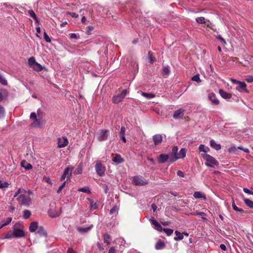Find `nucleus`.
I'll use <instances>...</instances> for the list:
<instances>
[{
  "label": "nucleus",
  "mask_w": 253,
  "mask_h": 253,
  "mask_svg": "<svg viewBox=\"0 0 253 253\" xmlns=\"http://www.w3.org/2000/svg\"><path fill=\"white\" fill-rule=\"evenodd\" d=\"M25 236V233L22 228H18L15 226H13V230L9 231L4 236L1 238L2 239H12V238H20Z\"/></svg>",
  "instance_id": "f257e3e1"
},
{
  "label": "nucleus",
  "mask_w": 253,
  "mask_h": 253,
  "mask_svg": "<svg viewBox=\"0 0 253 253\" xmlns=\"http://www.w3.org/2000/svg\"><path fill=\"white\" fill-rule=\"evenodd\" d=\"M28 64L30 68H32L34 71L40 72L43 69H45V67L42 66L40 64L36 61L34 57L32 56L28 60Z\"/></svg>",
  "instance_id": "f03ea898"
},
{
  "label": "nucleus",
  "mask_w": 253,
  "mask_h": 253,
  "mask_svg": "<svg viewBox=\"0 0 253 253\" xmlns=\"http://www.w3.org/2000/svg\"><path fill=\"white\" fill-rule=\"evenodd\" d=\"M202 156L203 159L206 161L205 165L208 167L214 168V166H217L219 164L214 158L209 154H204Z\"/></svg>",
  "instance_id": "7ed1b4c3"
},
{
  "label": "nucleus",
  "mask_w": 253,
  "mask_h": 253,
  "mask_svg": "<svg viewBox=\"0 0 253 253\" xmlns=\"http://www.w3.org/2000/svg\"><path fill=\"white\" fill-rule=\"evenodd\" d=\"M19 204L21 206L29 207L31 204V199L28 196L21 194L17 198Z\"/></svg>",
  "instance_id": "20e7f679"
},
{
  "label": "nucleus",
  "mask_w": 253,
  "mask_h": 253,
  "mask_svg": "<svg viewBox=\"0 0 253 253\" xmlns=\"http://www.w3.org/2000/svg\"><path fill=\"white\" fill-rule=\"evenodd\" d=\"M230 80L233 84H238V86L236 88V90L241 92H244L248 93L249 92V91L246 88L247 85L244 82L238 81L234 79H231Z\"/></svg>",
  "instance_id": "39448f33"
},
{
  "label": "nucleus",
  "mask_w": 253,
  "mask_h": 253,
  "mask_svg": "<svg viewBox=\"0 0 253 253\" xmlns=\"http://www.w3.org/2000/svg\"><path fill=\"white\" fill-rule=\"evenodd\" d=\"M132 183L137 186H143L148 184V181L141 176H135L132 177Z\"/></svg>",
  "instance_id": "423d86ee"
},
{
  "label": "nucleus",
  "mask_w": 253,
  "mask_h": 253,
  "mask_svg": "<svg viewBox=\"0 0 253 253\" xmlns=\"http://www.w3.org/2000/svg\"><path fill=\"white\" fill-rule=\"evenodd\" d=\"M61 211V208L56 209V208H54L53 206H51L50 209L48 210V213L50 217L55 218L60 215Z\"/></svg>",
  "instance_id": "0eeeda50"
},
{
  "label": "nucleus",
  "mask_w": 253,
  "mask_h": 253,
  "mask_svg": "<svg viewBox=\"0 0 253 253\" xmlns=\"http://www.w3.org/2000/svg\"><path fill=\"white\" fill-rule=\"evenodd\" d=\"M95 170L97 174L100 176L105 175V168L102 165L100 161L96 162Z\"/></svg>",
  "instance_id": "6e6552de"
},
{
  "label": "nucleus",
  "mask_w": 253,
  "mask_h": 253,
  "mask_svg": "<svg viewBox=\"0 0 253 253\" xmlns=\"http://www.w3.org/2000/svg\"><path fill=\"white\" fill-rule=\"evenodd\" d=\"M109 134V131L107 129H101L100 130L97 139L99 141H103L107 140Z\"/></svg>",
  "instance_id": "1a4fd4ad"
},
{
  "label": "nucleus",
  "mask_w": 253,
  "mask_h": 253,
  "mask_svg": "<svg viewBox=\"0 0 253 253\" xmlns=\"http://www.w3.org/2000/svg\"><path fill=\"white\" fill-rule=\"evenodd\" d=\"M68 144V140L65 136L58 138L57 139V147L59 148H64Z\"/></svg>",
  "instance_id": "9d476101"
},
{
  "label": "nucleus",
  "mask_w": 253,
  "mask_h": 253,
  "mask_svg": "<svg viewBox=\"0 0 253 253\" xmlns=\"http://www.w3.org/2000/svg\"><path fill=\"white\" fill-rule=\"evenodd\" d=\"M186 154V149L185 148H181L180 151L178 153L176 157H173L171 160V163H174L176 160L179 159H183L185 157Z\"/></svg>",
  "instance_id": "9b49d317"
},
{
  "label": "nucleus",
  "mask_w": 253,
  "mask_h": 253,
  "mask_svg": "<svg viewBox=\"0 0 253 253\" xmlns=\"http://www.w3.org/2000/svg\"><path fill=\"white\" fill-rule=\"evenodd\" d=\"M149 221L152 225L154 226V228L159 232H162L163 231V228L161 224L156 220L154 218H151L149 219Z\"/></svg>",
  "instance_id": "f8f14e48"
},
{
  "label": "nucleus",
  "mask_w": 253,
  "mask_h": 253,
  "mask_svg": "<svg viewBox=\"0 0 253 253\" xmlns=\"http://www.w3.org/2000/svg\"><path fill=\"white\" fill-rule=\"evenodd\" d=\"M185 110L180 108L174 112L173 114V118L175 119H182L184 116Z\"/></svg>",
  "instance_id": "ddd939ff"
},
{
  "label": "nucleus",
  "mask_w": 253,
  "mask_h": 253,
  "mask_svg": "<svg viewBox=\"0 0 253 253\" xmlns=\"http://www.w3.org/2000/svg\"><path fill=\"white\" fill-rule=\"evenodd\" d=\"M208 99L211 101L212 104L218 105L219 104V100L217 99L215 94L214 93H210L208 95Z\"/></svg>",
  "instance_id": "4468645a"
},
{
  "label": "nucleus",
  "mask_w": 253,
  "mask_h": 253,
  "mask_svg": "<svg viewBox=\"0 0 253 253\" xmlns=\"http://www.w3.org/2000/svg\"><path fill=\"white\" fill-rule=\"evenodd\" d=\"M170 158L169 155L162 154L158 158V161L159 163L164 164L168 160L170 162Z\"/></svg>",
  "instance_id": "2eb2a0df"
},
{
  "label": "nucleus",
  "mask_w": 253,
  "mask_h": 253,
  "mask_svg": "<svg viewBox=\"0 0 253 253\" xmlns=\"http://www.w3.org/2000/svg\"><path fill=\"white\" fill-rule=\"evenodd\" d=\"M163 140L162 135L160 134H155L153 136V140L155 145L160 144Z\"/></svg>",
  "instance_id": "dca6fc26"
},
{
  "label": "nucleus",
  "mask_w": 253,
  "mask_h": 253,
  "mask_svg": "<svg viewBox=\"0 0 253 253\" xmlns=\"http://www.w3.org/2000/svg\"><path fill=\"white\" fill-rule=\"evenodd\" d=\"M42 125V121L41 119L37 118L33 122L31 126L33 127H40Z\"/></svg>",
  "instance_id": "f3484780"
},
{
  "label": "nucleus",
  "mask_w": 253,
  "mask_h": 253,
  "mask_svg": "<svg viewBox=\"0 0 253 253\" xmlns=\"http://www.w3.org/2000/svg\"><path fill=\"white\" fill-rule=\"evenodd\" d=\"M38 228V223L36 221H34L30 225L29 230L31 232H35L37 231Z\"/></svg>",
  "instance_id": "a211bd4d"
},
{
  "label": "nucleus",
  "mask_w": 253,
  "mask_h": 253,
  "mask_svg": "<svg viewBox=\"0 0 253 253\" xmlns=\"http://www.w3.org/2000/svg\"><path fill=\"white\" fill-rule=\"evenodd\" d=\"M113 161L117 164H119L124 162L123 159L121 157V155L118 154L115 155L114 157H113Z\"/></svg>",
  "instance_id": "6ab92c4d"
},
{
  "label": "nucleus",
  "mask_w": 253,
  "mask_h": 253,
  "mask_svg": "<svg viewBox=\"0 0 253 253\" xmlns=\"http://www.w3.org/2000/svg\"><path fill=\"white\" fill-rule=\"evenodd\" d=\"M219 93L220 96L224 99H229L231 98L232 95L231 94L224 91L223 90L220 89L219 90Z\"/></svg>",
  "instance_id": "aec40b11"
},
{
  "label": "nucleus",
  "mask_w": 253,
  "mask_h": 253,
  "mask_svg": "<svg viewBox=\"0 0 253 253\" xmlns=\"http://www.w3.org/2000/svg\"><path fill=\"white\" fill-rule=\"evenodd\" d=\"M36 234H39L40 236H47V233L42 226L39 227L36 232Z\"/></svg>",
  "instance_id": "412c9836"
},
{
  "label": "nucleus",
  "mask_w": 253,
  "mask_h": 253,
  "mask_svg": "<svg viewBox=\"0 0 253 253\" xmlns=\"http://www.w3.org/2000/svg\"><path fill=\"white\" fill-rule=\"evenodd\" d=\"M193 196L195 199L202 198L203 200L206 199V195L203 193L199 191L195 192Z\"/></svg>",
  "instance_id": "4be33fe9"
},
{
  "label": "nucleus",
  "mask_w": 253,
  "mask_h": 253,
  "mask_svg": "<svg viewBox=\"0 0 253 253\" xmlns=\"http://www.w3.org/2000/svg\"><path fill=\"white\" fill-rule=\"evenodd\" d=\"M178 154V147L177 146H174L172 148V152L170 154H169L170 156V163H171V160L173 157H176V156Z\"/></svg>",
  "instance_id": "5701e85b"
},
{
  "label": "nucleus",
  "mask_w": 253,
  "mask_h": 253,
  "mask_svg": "<svg viewBox=\"0 0 253 253\" xmlns=\"http://www.w3.org/2000/svg\"><path fill=\"white\" fill-rule=\"evenodd\" d=\"M21 166L26 170H29L32 169V165L27 162L25 160H23L21 162Z\"/></svg>",
  "instance_id": "b1692460"
},
{
  "label": "nucleus",
  "mask_w": 253,
  "mask_h": 253,
  "mask_svg": "<svg viewBox=\"0 0 253 253\" xmlns=\"http://www.w3.org/2000/svg\"><path fill=\"white\" fill-rule=\"evenodd\" d=\"M93 227V225L92 224L90 225V226L87 227H79L78 228V231L81 233H86L88 231H89L90 230H91Z\"/></svg>",
  "instance_id": "393cba45"
},
{
  "label": "nucleus",
  "mask_w": 253,
  "mask_h": 253,
  "mask_svg": "<svg viewBox=\"0 0 253 253\" xmlns=\"http://www.w3.org/2000/svg\"><path fill=\"white\" fill-rule=\"evenodd\" d=\"M211 146L216 150H219L221 149V145L219 144H217L213 139H211L210 141Z\"/></svg>",
  "instance_id": "a878e982"
},
{
  "label": "nucleus",
  "mask_w": 253,
  "mask_h": 253,
  "mask_svg": "<svg viewBox=\"0 0 253 253\" xmlns=\"http://www.w3.org/2000/svg\"><path fill=\"white\" fill-rule=\"evenodd\" d=\"M8 95L7 90L5 89H0V102H1Z\"/></svg>",
  "instance_id": "bb28decb"
},
{
  "label": "nucleus",
  "mask_w": 253,
  "mask_h": 253,
  "mask_svg": "<svg viewBox=\"0 0 253 253\" xmlns=\"http://www.w3.org/2000/svg\"><path fill=\"white\" fill-rule=\"evenodd\" d=\"M166 246L165 244L162 241H159L155 245L156 250H159L164 249Z\"/></svg>",
  "instance_id": "cd10ccee"
},
{
  "label": "nucleus",
  "mask_w": 253,
  "mask_h": 253,
  "mask_svg": "<svg viewBox=\"0 0 253 253\" xmlns=\"http://www.w3.org/2000/svg\"><path fill=\"white\" fill-rule=\"evenodd\" d=\"M73 169V168H66L63 174H64L66 176H67L68 178H70L72 174V170Z\"/></svg>",
  "instance_id": "c85d7f7f"
},
{
  "label": "nucleus",
  "mask_w": 253,
  "mask_h": 253,
  "mask_svg": "<svg viewBox=\"0 0 253 253\" xmlns=\"http://www.w3.org/2000/svg\"><path fill=\"white\" fill-rule=\"evenodd\" d=\"M175 234L176 236V237H175L174 238V240L175 241H179V240H181L183 239V238H184L183 234L181 233L178 231H175Z\"/></svg>",
  "instance_id": "c756f323"
},
{
  "label": "nucleus",
  "mask_w": 253,
  "mask_h": 253,
  "mask_svg": "<svg viewBox=\"0 0 253 253\" xmlns=\"http://www.w3.org/2000/svg\"><path fill=\"white\" fill-rule=\"evenodd\" d=\"M103 239L105 243H106L107 245H109L111 243L110 240L111 237L110 235L106 233L103 235Z\"/></svg>",
  "instance_id": "7c9ffc66"
},
{
  "label": "nucleus",
  "mask_w": 253,
  "mask_h": 253,
  "mask_svg": "<svg viewBox=\"0 0 253 253\" xmlns=\"http://www.w3.org/2000/svg\"><path fill=\"white\" fill-rule=\"evenodd\" d=\"M12 221L11 217H8L5 221H1L0 222V229L3 227L8 225Z\"/></svg>",
  "instance_id": "2f4dec72"
},
{
  "label": "nucleus",
  "mask_w": 253,
  "mask_h": 253,
  "mask_svg": "<svg viewBox=\"0 0 253 253\" xmlns=\"http://www.w3.org/2000/svg\"><path fill=\"white\" fill-rule=\"evenodd\" d=\"M112 100L114 103L117 104L121 102L123 99L122 97L119 94H118L113 97Z\"/></svg>",
  "instance_id": "473e14b6"
},
{
  "label": "nucleus",
  "mask_w": 253,
  "mask_h": 253,
  "mask_svg": "<svg viewBox=\"0 0 253 253\" xmlns=\"http://www.w3.org/2000/svg\"><path fill=\"white\" fill-rule=\"evenodd\" d=\"M199 150L200 152H203L205 153H208L210 151L209 148L203 144L200 145L199 146Z\"/></svg>",
  "instance_id": "72a5a7b5"
},
{
  "label": "nucleus",
  "mask_w": 253,
  "mask_h": 253,
  "mask_svg": "<svg viewBox=\"0 0 253 253\" xmlns=\"http://www.w3.org/2000/svg\"><path fill=\"white\" fill-rule=\"evenodd\" d=\"M244 201L246 205L250 208H253V201L247 198L244 199Z\"/></svg>",
  "instance_id": "f704fd0d"
},
{
  "label": "nucleus",
  "mask_w": 253,
  "mask_h": 253,
  "mask_svg": "<svg viewBox=\"0 0 253 253\" xmlns=\"http://www.w3.org/2000/svg\"><path fill=\"white\" fill-rule=\"evenodd\" d=\"M0 83L3 85H7V81L4 77L0 73Z\"/></svg>",
  "instance_id": "c9c22d12"
},
{
  "label": "nucleus",
  "mask_w": 253,
  "mask_h": 253,
  "mask_svg": "<svg viewBox=\"0 0 253 253\" xmlns=\"http://www.w3.org/2000/svg\"><path fill=\"white\" fill-rule=\"evenodd\" d=\"M170 73V68L169 66H165L163 69V75L168 76Z\"/></svg>",
  "instance_id": "e433bc0d"
},
{
  "label": "nucleus",
  "mask_w": 253,
  "mask_h": 253,
  "mask_svg": "<svg viewBox=\"0 0 253 253\" xmlns=\"http://www.w3.org/2000/svg\"><path fill=\"white\" fill-rule=\"evenodd\" d=\"M141 94L143 96H144L147 98H148V99L153 98L155 97V95L152 93H145V92H141Z\"/></svg>",
  "instance_id": "4c0bfd02"
},
{
  "label": "nucleus",
  "mask_w": 253,
  "mask_h": 253,
  "mask_svg": "<svg viewBox=\"0 0 253 253\" xmlns=\"http://www.w3.org/2000/svg\"><path fill=\"white\" fill-rule=\"evenodd\" d=\"M31 215V212L28 210L23 211V218L24 219L28 218Z\"/></svg>",
  "instance_id": "58836bf2"
},
{
  "label": "nucleus",
  "mask_w": 253,
  "mask_h": 253,
  "mask_svg": "<svg viewBox=\"0 0 253 253\" xmlns=\"http://www.w3.org/2000/svg\"><path fill=\"white\" fill-rule=\"evenodd\" d=\"M28 13L29 14V15L31 17H32L34 19H35L36 21H38V18L37 17L35 13L34 12V11L33 10H28Z\"/></svg>",
  "instance_id": "ea45409f"
},
{
  "label": "nucleus",
  "mask_w": 253,
  "mask_h": 253,
  "mask_svg": "<svg viewBox=\"0 0 253 253\" xmlns=\"http://www.w3.org/2000/svg\"><path fill=\"white\" fill-rule=\"evenodd\" d=\"M232 207L233 210L237 211H239V212H244V210L242 209L239 208L237 207V206L235 205L234 201H233V202H232Z\"/></svg>",
  "instance_id": "a19ab883"
},
{
  "label": "nucleus",
  "mask_w": 253,
  "mask_h": 253,
  "mask_svg": "<svg viewBox=\"0 0 253 253\" xmlns=\"http://www.w3.org/2000/svg\"><path fill=\"white\" fill-rule=\"evenodd\" d=\"M119 209V207L116 205L113 206V207L110 211V214H113L114 213H118Z\"/></svg>",
  "instance_id": "79ce46f5"
},
{
  "label": "nucleus",
  "mask_w": 253,
  "mask_h": 253,
  "mask_svg": "<svg viewBox=\"0 0 253 253\" xmlns=\"http://www.w3.org/2000/svg\"><path fill=\"white\" fill-rule=\"evenodd\" d=\"M5 114L4 108L0 104V119L4 118Z\"/></svg>",
  "instance_id": "37998d69"
},
{
  "label": "nucleus",
  "mask_w": 253,
  "mask_h": 253,
  "mask_svg": "<svg viewBox=\"0 0 253 253\" xmlns=\"http://www.w3.org/2000/svg\"><path fill=\"white\" fill-rule=\"evenodd\" d=\"M78 191L83 192L86 193H90V191L88 187L80 188L78 189Z\"/></svg>",
  "instance_id": "c03bdc74"
},
{
  "label": "nucleus",
  "mask_w": 253,
  "mask_h": 253,
  "mask_svg": "<svg viewBox=\"0 0 253 253\" xmlns=\"http://www.w3.org/2000/svg\"><path fill=\"white\" fill-rule=\"evenodd\" d=\"M82 166L80 165L79 166L78 168L76 170H75V171H74V173L75 174H80L82 173Z\"/></svg>",
  "instance_id": "a18cd8bd"
},
{
  "label": "nucleus",
  "mask_w": 253,
  "mask_h": 253,
  "mask_svg": "<svg viewBox=\"0 0 253 253\" xmlns=\"http://www.w3.org/2000/svg\"><path fill=\"white\" fill-rule=\"evenodd\" d=\"M90 207L91 210H95L97 208V204L92 200H89Z\"/></svg>",
  "instance_id": "49530a36"
},
{
  "label": "nucleus",
  "mask_w": 253,
  "mask_h": 253,
  "mask_svg": "<svg viewBox=\"0 0 253 253\" xmlns=\"http://www.w3.org/2000/svg\"><path fill=\"white\" fill-rule=\"evenodd\" d=\"M192 80L193 81L196 82L198 83H200L201 82V80L200 79V75H199V74H197V75H195L194 76H193L192 78Z\"/></svg>",
  "instance_id": "de8ad7c7"
},
{
  "label": "nucleus",
  "mask_w": 253,
  "mask_h": 253,
  "mask_svg": "<svg viewBox=\"0 0 253 253\" xmlns=\"http://www.w3.org/2000/svg\"><path fill=\"white\" fill-rule=\"evenodd\" d=\"M196 21L200 24H204L206 23L205 18L204 17H198L196 19Z\"/></svg>",
  "instance_id": "09e8293b"
},
{
  "label": "nucleus",
  "mask_w": 253,
  "mask_h": 253,
  "mask_svg": "<svg viewBox=\"0 0 253 253\" xmlns=\"http://www.w3.org/2000/svg\"><path fill=\"white\" fill-rule=\"evenodd\" d=\"M9 186V184L7 182L4 181V182H2L0 183V188L3 190H5V188H7Z\"/></svg>",
  "instance_id": "8fccbe9b"
},
{
  "label": "nucleus",
  "mask_w": 253,
  "mask_h": 253,
  "mask_svg": "<svg viewBox=\"0 0 253 253\" xmlns=\"http://www.w3.org/2000/svg\"><path fill=\"white\" fill-rule=\"evenodd\" d=\"M163 231H164L168 236H170L173 232L172 229L166 228H163Z\"/></svg>",
  "instance_id": "3c124183"
},
{
  "label": "nucleus",
  "mask_w": 253,
  "mask_h": 253,
  "mask_svg": "<svg viewBox=\"0 0 253 253\" xmlns=\"http://www.w3.org/2000/svg\"><path fill=\"white\" fill-rule=\"evenodd\" d=\"M125 132H126V128L125 126H123L121 127L120 132H119L120 137L125 136Z\"/></svg>",
  "instance_id": "603ef678"
},
{
  "label": "nucleus",
  "mask_w": 253,
  "mask_h": 253,
  "mask_svg": "<svg viewBox=\"0 0 253 253\" xmlns=\"http://www.w3.org/2000/svg\"><path fill=\"white\" fill-rule=\"evenodd\" d=\"M245 80L248 83H253V76H252V75L247 76L246 77Z\"/></svg>",
  "instance_id": "864d4df0"
},
{
  "label": "nucleus",
  "mask_w": 253,
  "mask_h": 253,
  "mask_svg": "<svg viewBox=\"0 0 253 253\" xmlns=\"http://www.w3.org/2000/svg\"><path fill=\"white\" fill-rule=\"evenodd\" d=\"M43 38H44V40L47 42H51V39H50V38L49 37V36H48V35L47 34V33L45 32H44L43 33Z\"/></svg>",
  "instance_id": "5fc2aeb1"
},
{
  "label": "nucleus",
  "mask_w": 253,
  "mask_h": 253,
  "mask_svg": "<svg viewBox=\"0 0 253 253\" xmlns=\"http://www.w3.org/2000/svg\"><path fill=\"white\" fill-rule=\"evenodd\" d=\"M217 39L218 40H219L220 42L223 44V45H225L226 44V42L225 41V40L221 37V35H217V37H216Z\"/></svg>",
  "instance_id": "6e6d98bb"
},
{
  "label": "nucleus",
  "mask_w": 253,
  "mask_h": 253,
  "mask_svg": "<svg viewBox=\"0 0 253 253\" xmlns=\"http://www.w3.org/2000/svg\"><path fill=\"white\" fill-rule=\"evenodd\" d=\"M190 214L193 215L206 216V214L204 212H191L190 213Z\"/></svg>",
  "instance_id": "4d7b16f0"
},
{
  "label": "nucleus",
  "mask_w": 253,
  "mask_h": 253,
  "mask_svg": "<svg viewBox=\"0 0 253 253\" xmlns=\"http://www.w3.org/2000/svg\"><path fill=\"white\" fill-rule=\"evenodd\" d=\"M128 91L126 90H124L121 93L119 94L122 97V99H123L125 97Z\"/></svg>",
  "instance_id": "13d9d810"
},
{
  "label": "nucleus",
  "mask_w": 253,
  "mask_h": 253,
  "mask_svg": "<svg viewBox=\"0 0 253 253\" xmlns=\"http://www.w3.org/2000/svg\"><path fill=\"white\" fill-rule=\"evenodd\" d=\"M70 38L73 39H77L79 38V36L76 33H70L69 34Z\"/></svg>",
  "instance_id": "bf43d9fd"
},
{
  "label": "nucleus",
  "mask_w": 253,
  "mask_h": 253,
  "mask_svg": "<svg viewBox=\"0 0 253 253\" xmlns=\"http://www.w3.org/2000/svg\"><path fill=\"white\" fill-rule=\"evenodd\" d=\"M66 181H64L62 184V185L59 187L58 189L57 190V193L58 194H59L60 193V192H61L62 190L63 189V188L65 187V185L66 184Z\"/></svg>",
  "instance_id": "052dcab7"
},
{
  "label": "nucleus",
  "mask_w": 253,
  "mask_h": 253,
  "mask_svg": "<svg viewBox=\"0 0 253 253\" xmlns=\"http://www.w3.org/2000/svg\"><path fill=\"white\" fill-rule=\"evenodd\" d=\"M243 191L246 193L253 195V192H252V191H251L250 190L247 188H244Z\"/></svg>",
  "instance_id": "680f3d73"
},
{
  "label": "nucleus",
  "mask_w": 253,
  "mask_h": 253,
  "mask_svg": "<svg viewBox=\"0 0 253 253\" xmlns=\"http://www.w3.org/2000/svg\"><path fill=\"white\" fill-rule=\"evenodd\" d=\"M67 14L70 15L71 17L73 18H78L79 17V15L76 14L75 12H68Z\"/></svg>",
  "instance_id": "e2e57ef3"
},
{
  "label": "nucleus",
  "mask_w": 253,
  "mask_h": 253,
  "mask_svg": "<svg viewBox=\"0 0 253 253\" xmlns=\"http://www.w3.org/2000/svg\"><path fill=\"white\" fill-rule=\"evenodd\" d=\"M21 190L20 188H19L17 191L15 192L14 195V197H16L18 196H19L20 195H21L20 194L21 193Z\"/></svg>",
  "instance_id": "0e129e2a"
},
{
  "label": "nucleus",
  "mask_w": 253,
  "mask_h": 253,
  "mask_svg": "<svg viewBox=\"0 0 253 253\" xmlns=\"http://www.w3.org/2000/svg\"><path fill=\"white\" fill-rule=\"evenodd\" d=\"M177 175L180 177H183L184 176V173L181 170L177 171Z\"/></svg>",
  "instance_id": "69168bd1"
},
{
  "label": "nucleus",
  "mask_w": 253,
  "mask_h": 253,
  "mask_svg": "<svg viewBox=\"0 0 253 253\" xmlns=\"http://www.w3.org/2000/svg\"><path fill=\"white\" fill-rule=\"evenodd\" d=\"M108 253H116V250L114 247H111Z\"/></svg>",
  "instance_id": "338daca9"
},
{
  "label": "nucleus",
  "mask_w": 253,
  "mask_h": 253,
  "mask_svg": "<svg viewBox=\"0 0 253 253\" xmlns=\"http://www.w3.org/2000/svg\"><path fill=\"white\" fill-rule=\"evenodd\" d=\"M67 253H77L72 248H69L67 250Z\"/></svg>",
  "instance_id": "774afa93"
}]
</instances>
